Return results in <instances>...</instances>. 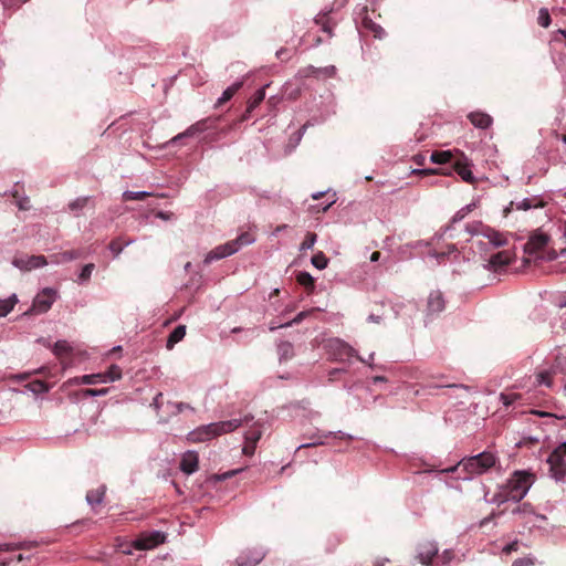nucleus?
<instances>
[{
    "label": "nucleus",
    "mask_w": 566,
    "mask_h": 566,
    "mask_svg": "<svg viewBox=\"0 0 566 566\" xmlns=\"http://www.w3.org/2000/svg\"><path fill=\"white\" fill-rule=\"evenodd\" d=\"M253 416L245 415L240 419H231L227 421L213 422L206 426L198 427L188 433L187 439L192 443L209 441L216 437L234 431L243 423H249Z\"/></svg>",
    "instance_id": "nucleus-1"
},
{
    "label": "nucleus",
    "mask_w": 566,
    "mask_h": 566,
    "mask_svg": "<svg viewBox=\"0 0 566 566\" xmlns=\"http://www.w3.org/2000/svg\"><path fill=\"white\" fill-rule=\"evenodd\" d=\"M532 483V474L525 471H515L507 480L506 484L501 488L497 494H495L494 501L499 504L506 501H514L517 503L526 495Z\"/></svg>",
    "instance_id": "nucleus-2"
},
{
    "label": "nucleus",
    "mask_w": 566,
    "mask_h": 566,
    "mask_svg": "<svg viewBox=\"0 0 566 566\" xmlns=\"http://www.w3.org/2000/svg\"><path fill=\"white\" fill-rule=\"evenodd\" d=\"M496 457L489 451L481 452L476 455L462 459L455 467L450 468L449 472H454L459 468H462L468 473V479L471 475H481L488 472L496 463Z\"/></svg>",
    "instance_id": "nucleus-3"
},
{
    "label": "nucleus",
    "mask_w": 566,
    "mask_h": 566,
    "mask_svg": "<svg viewBox=\"0 0 566 566\" xmlns=\"http://www.w3.org/2000/svg\"><path fill=\"white\" fill-rule=\"evenodd\" d=\"M254 241V237L249 232H243L237 239L224 244L218 245L211 250L205 258V263L209 264L214 260H220L234 254L242 245H248Z\"/></svg>",
    "instance_id": "nucleus-4"
},
{
    "label": "nucleus",
    "mask_w": 566,
    "mask_h": 566,
    "mask_svg": "<svg viewBox=\"0 0 566 566\" xmlns=\"http://www.w3.org/2000/svg\"><path fill=\"white\" fill-rule=\"evenodd\" d=\"M548 472L555 481H563L566 475V442L560 443L547 458Z\"/></svg>",
    "instance_id": "nucleus-5"
},
{
    "label": "nucleus",
    "mask_w": 566,
    "mask_h": 566,
    "mask_svg": "<svg viewBox=\"0 0 566 566\" xmlns=\"http://www.w3.org/2000/svg\"><path fill=\"white\" fill-rule=\"evenodd\" d=\"M331 354L336 360H346L352 357H357L358 360L365 361V359L357 355V352L349 346L347 343L340 339H334L329 343Z\"/></svg>",
    "instance_id": "nucleus-6"
},
{
    "label": "nucleus",
    "mask_w": 566,
    "mask_h": 566,
    "mask_svg": "<svg viewBox=\"0 0 566 566\" xmlns=\"http://www.w3.org/2000/svg\"><path fill=\"white\" fill-rule=\"evenodd\" d=\"M437 557L438 547L434 543L426 541L418 544L415 559H417L420 564L426 566L432 565Z\"/></svg>",
    "instance_id": "nucleus-7"
},
{
    "label": "nucleus",
    "mask_w": 566,
    "mask_h": 566,
    "mask_svg": "<svg viewBox=\"0 0 566 566\" xmlns=\"http://www.w3.org/2000/svg\"><path fill=\"white\" fill-rule=\"evenodd\" d=\"M166 539L164 533L155 531L148 534H142L134 541V547L139 551H146L157 547Z\"/></svg>",
    "instance_id": "nucleus-8"
},
{
    "label": "nucleus",
    "mask_w": 566,
    "mask_h": 566,
    "mask_svg": "<svg viewBox=\"0 0 566 566\" xmlns=\"http://www.w3.org/2000/svg\"><path fill=\"white\" fill-rule=\"evenodd\" d=\"M336 74V67L334 65H328L324 67H315L313 65H307L298 70L297 76L300 78H308V77H333Z\"/></svg>",
    "instance_id": "nucleus-9"
},
{
    "label": "nucleus",
    "mask_w": 566,
    "mask_h": 566,
    "mask_svg": "<svg viewBox=\"0 0 566 566\" xmlns=\"http://www.w3.org/2000/svg\"><path fill=\"white\" fill-rule=\"evenodd\" d=\"M56 292L52 289H44L39 293L33 301V308L38 313H45L50 310L53 302L55 301Z\"/></svg>",
    "instance_id": "nucleus-10"
},
{
    "label": "nucleus",
    "mask_w": 566,
    "mask_h": 566,
    "mask_svg": "<svg viewBox=\"0 0 566 566\" xmlns=\"http://www.w3.org/2000/svg\"><path fill=\"white\" fill-rule=\"evenodd\" d=\"M14 266L22 271H31L48 264V260L44 255H30L25 258H15L13 260Z\"/></svg>",
    "instance_id": "nucleus-11"
},
{
    "label": "nucleus",
    "mask_w": 566,
    "mask_h": 566,
    "mask_svg": "<svg viewBox=\"0 0 566 566\" xmlns=\"http://www.w3.org/2000/svg\"><path fill=\"white\" fill-rule=\"evenodd\" d=\"M512 254L510 251H500L493 255H491L489 260V266L490 269L494 271H499L507 266L512 262Z\"/></svg>",
    "instance_id": "nucleus-12"
},
{
    "label": "nucleus",
    "mask_w": 566,
    "mask_h": 566,
    "mask_svg": "<svg viewBox=\"0 0 566 566\" xmlns=\"http://www.w3.org/2000/svg\"><path fill=\"white\" fill-rule=\"evenodd\" d=\"M444 310V298L440 291H432L427 300L428 314H437Z\"/></svg>",
    "instance_id": "nucleus-13"
},
{
    "label": "nucleus",
    "mask_w": 566,
    "mask_h": 566,
    "mask_svg": "<svg viewBox=\"0 0 566 566\" xmlns=\"http://www.w3.org/2000/svg\"><path fill=\"white\" fill-rule=\"evenodd\" d=\"M199 458L195 451H188L180 461V469L187 474H191L198 470Z\"/></svg>",
    "instance_id": "nucleus-14"
},
{
    "label": "nucleus",
    "mask_w": 566,
    "mask_h": 566,
    "mask_svg": "<svg viewBox=\"0 0 566 566\" xmlns=\"http://www.w3.org/2000/svg\"><path fill=\"white\" fill-rule=\"evenodd\" d=\"M468 118L473 126L481 129L489 128L493 123V118L489 114L480 111L471 112Z\"/></svg>",
    "instance_id": "nucleus-15"
},
{
    "label": "nucleus",
    "mask_w": 566,
    "mask_h": 566,
    "mask_svg": "<svg viewBox=\"0 0 566 566\" xmlns=\"http://www.w3.org/2000/svg\"><path fill=\"white\" fill-rule=\"evenodd\" d=\"M514 205L516 206V209H518V210H528V209H532V208L543 207L544 202H543L542 199H539L537 197L525 198V199H523L522 201H518V202H513L512 201L510 203V206L504 209V216L509 214V212L512 210V207Z\"/></svg>",
    "instance_id": "nucleus-16"
},
{
    "label": "nucleus",
    "mask_w": 566,
    "mask_h": 566,
    "mask_svg": "<svg viewBox=\"0 0 566 566\" xmlns=\"http://www.w3.org/2000/svg\"><path fill=\"white\" fill-rule=\"evenodd\" d=\"M210 122V118L201 119L191 126H189L184 133L178 134L171 139V143H175L184 137H190L198 133L205 132L209 128L208 123Z\"/></svg>",
    "instance_id": "nucleus-17"
},
{
    "label": "nucleus",
    "mask_w": 566,
    "mask_h": 566,
    "mask_svg": "<svg viewBox=\"0 0 566 566\" xmlns=\"http://www.w3.org/2000/svg\"><path fill=\"white\" fill-rule=\"evenodd\" d=\"M453 170L462 178L463 181L473 184L474 177L473 174L468 165V163L462 160H457L453 164Z\"/></svg>",
    "instance_id": "nucleus-18"
},
{
    "label": "nucleus",
    "mask_w": 566,
    "mask_h": 566,
    "mask_svg": "<svg viewBox=\"0 0 566 566\" xmlns=\"http://www.w3.org/2000/svg\"><path fill=\"white\" fill-rule=\"evenodd\" d=\"M82 255H83V253L80 250L64 251V252L55 253V254L51 255V262L56 263V264L66 263L72 260L78 259Z\"/></svg>",
    "instance_id": "nucleus-19"
},
{
    "label": "nucleus",
    "mask_w": 566,
    "mask_h": 566,
    "mask_svg": "<svg viewBox=\"0 0 566 566\" xmlns=\"http://www.w3.org/2000/svg\"><path fill=\"white\" fill-rule=\"evenodd\" d=\"M186 335V325H178L168 336L166 347L172 349L174 346L184 339Z\"/></svg>",
    "instance_id": "nucleus-20"
},
{
    "label": "nucleus",
    "mask_w": 566,
    "mask_h": 566,
    "mask_svg": "<svg viewBox=\"0 0 566 566\" xmlns=\"http://www.w3.org/2000/svg\"><path fill=\"white\" fill-rule=\"evenodd\" d=\"M315 23L322 28V30L328 35L333 34V28L335 23L332 21L329 13H319L315 18Z\"/></svg>",
    "instance_id": "nucleus-21"
},
{
    "label": "nucleus",
    "mask_w": 566,
    "mask_h": 566,
    "mask_svg": "<svg viewBox=\"0 0 566 566\" xmlns=\"http://www.w3.org/2000/svg\"><path fill=\"white\" fill-rule=\"evenodd\" d=\"M105 492H106L105 485H101L99 488H97L95 490H90L86 493L87 503L92 506H94L96 504H101L104 500Z\"/></svg>",
    "instance_id": "nucleus-22"
},
{
    "label": "nucleus",
    "mask_w": 566,
    "mask_h": 566,
    "mask_svg": "<svg viewBox=\"0 0 566 566\" xmlns=\"http://www.w3.org/2000/svg\"><path fill=\"white\" fill-rule=\"evenodd\" d=\"M264 555L262 553H256L254 556L249 557L248 554H242L234 560V566H255L262 559Z\"/></svg>",
    "instance_id": "nucleus-23"
},
{
    "label": "nucleus",
    "mask_w": 566,
    "mask_h": 566,
    "mask_svg": "<svg viewBox=\"0 0 566 566\" xmlns=\"http://www.w3.org/2000/svg\"><path fill=\"white\" fill-rule=\"evenodd\" d=\"M549 241V237L545 233H535L530 238L527 245L531 247L532 250L538 251L544 249Z\"/></svg>",
    "instance_id": "nucleus-24"
},
{
    "label": "nucleus",
    "mask_w": 566,
    "mask_h": 566,
    "mask_svg": "<svg viewBox=\"0 0 566 566\" xmlns=\"http://www.w3.org/2000/svg\"><path fill=\"white\" fill-rule=\"evenodd\" d=\"M243 82H235L230 85L221 95V97L217 101L216 107L222 106L224 103L230 101L233 95L242 87Z\"/></svg>",
    "instance_id": "nucleus-25"
},
{
    "label": "nucleus",
    "mask_w": 566,
    "mask_h": 566,
    "mask_svg": "<svg viewBox=\"0 0 566 566\" xmlns=\"http://www.w3.org/2000/svg\"><path fill=\"white\" fill-rule=\"evenodd\" d=\"M280 361H287L294 357V348L290 342H281L277 346Z\"/></svg>",
    "instance_id": "nucleus-26"
},
{
    "label": "nucleus",
    "mask_w": 566,
    "mask_h": 566,
    "mask_svg": "<svg viewBox=\"0 0 566 566\" xmlns=\"http://www.w3.org/2000/svg\"><path fill=\"white\" fill-rule=\"evenodd\" d=\"M296 281L300 285L304 286L308 293L315 289V281L308 272H300L296 275Z\"/></svg>",
    "instance_id": "nucleus-27"
},
{
    "label": "nucleus",
    "mask_w": 566,
    "mask_h": 566,
    "mask_svg": "<svg viewBox=\"0 0 566 566\" xmlns=\"http://www.w3.org/2000/svg\"><path fill=\"white\" fill-rule=\"evenodd\" d=\"M453 155L450 150H436L431 154L430 159L433 164L444 165L451 161Z\"/></svg>",
    "instance_id": "nucleus-28"
},
{
    "label": "nucleus",
    "mask_w": 566,
    "mask_h": 566,
    "mask_svg": "<svg viewBox=\"0 0 566 566\" xmlns=\"http://www.w3.org/2000/svg\"><path fill=\"white\" fill-rule=\"evenodd\" d=\"M363 27L374 33L375 38H381L384 34V29L375 23L369 17L365 15L363 18Z\"/></svg>",
    "instance_id": "nucleus-29"
},
{
    "label": "nucleus",
    "mask_w": 566,
    "mask_h": 566,
    "mask_svg": "<svg viewBox=\"0 0 566 566\" xmlns=\"http://www.w3.org/2000/svg\"><path fill=\"white\" fill-rule=\"evenodd\" d=\"M265 98V88L258 90L254 95L248 102L247 112H252L255 107H258L263 99Z\"/></svg>",
    "instance_id": "nucleus-30"
},
{
    "label": "nucleus",
    "mask_w": 566,
    "mask_h": 566,
    "mask_svg": "<svg viewBox=\"0 0 566 566\" xmlns=\"http://www.w3.org/2000/svg\"><path fill=\"white\" fill-rule=\"evenodd\" d=\"M18 298L15 295H12L8 298L0 300V316L8 315L17 304Z\"/></svg>",
    "instance_id": "nucleus-31"
},
{
    "label": "nucleus",
    "mask_w": 566,
    "mask_h": 566,
    "mask_svg": "<svg viewBox=\"0 0 566 566\" xmlns=\"http://www.w3.org/2000/svg\"><path fill=\"white\" fill-rule=\"evenodd\" d=\"M105 381V375L104 374H92V375H84L80 378H76L77 384H86V385H93L97 382H104Z\"/></svg>",
    "instance_id": "nucleus-32"
},
{
    "label": "nucleus",
    "mask_w": 566,
    "mask_h": 566,
    "mask_svg": "<svg viewBox=\"0 0 566 566\" xmlns=\"http://www.w3.org/2000/svg\"><path fill=\"white\" fill-rule=\"evenodd\" d=\"M71 350H72V348L66 340L56 342L54 345V349H53L54 354L59 358L70 355Z\"/></svg>",
    "instance_id": "nucleus-33"
},
{
    "label": "nucleus",
    "mask_w": 566,
    "mask_h": 566,
    "mask_svg": "<svg viewBox=\"0 0 566 566\" xmlns=\"http://www.w3.org/2000/svg\"><path fill=\"white\" fill-rule=\"evenodd\" d=\"M128 244H130V241H123L122 238H116L109 242L108 248L112 251V253L114 254V256L116 258L120 254L124 247H126Z\"/></svg>",
    "instance_id": "nucleus-34"
},
{
    "label": "nucleus",
    "mask_w": 566,
    "mask_h": 566,
    "mask_svg": "<svg viewBox=\"0 0 566 566\" xmlns=\"http://www.w3.org/2000/svg\"><path fill=\"white\" fill-rule=\"evenodd\" d=\"M553 375H554V371H551V370L539 371L536 375V384L551 387L553 385Z\"/></svg>",
    "instance_id": "nucleus-35"
},
{
    "label": "nucleus",
    "mask_w": 566,
    "mask_h": 566,
    "mask_svg": "<svg viewBox=\"0 0 566 566\" xmlns=\"http://www.w3.org/2000/svg\"><path fill=\"white\" fill-rule=\"evenodd\" d=\"M153 196V193L150 192H146V191H125L123 193V199L124 201H130V200H144L148 197Z\"/></svg>",
    "instance_id": "nucleus-36"
},
{
    "label": "nucleus",
    "mask_w": 566,
    "mask_h": 566,
    "mask_svg": "<svg viewBox=\"0 0 566 566\" xmlns=\"http://www.w3.org/2000/svg\"><path fill=\"white\" fill-rule=\"evenodd\" d=\"M311 261L312 264L318 270H324L328 264V259L322 251L314 254Z\"/></svg>",
    "instance_id": "nucleus-37"
},
{
    "label": "nucleus",
    "mask_w": 566,
    "mask_h": 566,
    "mask_svg": "<svg viewBox=\"0 0 566 566\" xmlns=\"http://www.w3.org/2000/svg\"><path fill=\"white\" fill-rule=\"evenodd\" d=\"M261 436L262 431L260 430V428L258 426H253L245 432L244 438L247 441H250L251 443H258V441L261 439Z\"/></svg>",
    "instance_id": "nucleus-38"
},
{
    "label": "nucleus",
    "mask_w": 566,
    "mask_h": 566,
    "mask_svg": "<svg viewBox=\"0 0 566 566\" xmlns=\"http://www.w3.org/2000/svg\"><path fill=\"white\" fill-rule=\"evenodd\" d=\"M35 544L33 543H19V544H4L0 546V552H10L15 549H29L33 547Z\"/></svg>",
    "instance_id": "nucleus-39"
},
{
    "label": "nucleus",
    "mask_w": 566,
    "mask_h": 566,
    "mask_svg": "<svg viewBox=\"0 0 566 566\" xmlns=\"http://www.w3.org/2000/svg\"><path fill=\"white\" fill-rule=\"evenodd\" d=\"M488 239L490 241V243H492L494 247H502L506 243V239L499 232L496 231H491L489 234H488Z\"/></svg>",
    "instance_id": "nucleus-40"
},
{
    "label": "nucleus",
    "mask_w": 566,
    "mask_h": 566,
    "mask_svg": "<svg viewBox=\"0 0 566 566\" xmlns=\"http://www.w3.org/2000/svg\"><path fill=\"white\" fill-rule=\"evenodd\" d=\"M522 398L521 394L517 392H503L501 394V400L505 406H511L515 401L520 400Z\"/></svg>",
    "instance_id": "nucleus-41"
},
{
    "label": "nucleus",
    "mask_w": 566,
    "mask_h": 566,
    "mask_svg": "<svg viewBox=\"0 0 566 566\" xmlns=\"http://www.w3.org/2000/svg\"><path fill=\"white\" fill-rule=\"evenodd\" d=\"M105 375V380L108 379V380H117V379H120L122 377V369L116 366V365H112L108 370L106 373H104Z\"/></svg>",
    "instance_id": "nucleus-42"
},
{
    "label": "nucleus",
    "mask_w": 566,
    "mask_h": 566,
    "mask_svg": "<svg viewBox=\"0 0 566 566\" xmlns=\"http://www.w3.org/2000/svg\"><path fill=\"white\" fill-rule=\"evenodd\" d=\"M316 239H317V235L316 233L314 232H307L305 238H304V241L302 242L301 244V250H307V249H312L313 245L315 244L316 242Z\"/></svg>",
    "instance_id": "nucleus-43"
},
{
    "label": "nucleus",
    "mask_w": 566,
    "mask_h": 566,
    "mask_svg": "<svg viewBox=\"0 0 566 566\" xmlns=\"http://www.w3.org/2000/svg\"><path fill=\"white\" fill-rule=\"evenodd\" d=\"M88 199H90L88 197L77 198L74 201L70 202L69 209L71 211L81 210V209H83L87 205Z\"/></svg>",
    "instance_id": "nucleus-44"
},
{
    "label": "nucleus",
    "mask_w": 566,
    "mask_h": 566,
    "mask_svg": "<svg viewBox=\"0 0 566 566\" xmlns=\"http://www.w3.org/2000/svg\"><path fill=\"white\" fill-rule=\"evenodd\" d=\"M94 269H95V265L93 263L85 264L80 273V276H78L80 281L85 282V281L90 280Z\"/></svg>",
    "instance_id": "nucleus-45"
},
{
    "label": "nucleus",
    "mask_w": 566,
    "mask_h": 566,
    "mask_svg": "<svg viewBox=\"0 0 566 566\" xmlns=\"http://www.w3.org/2000/svg\"><path fill=\"white\" fill-rule=\"evenodd\" d=\"M29 386H30V389L35 394L45 392L49 390L48 385L42 380L32 381V382H30Z\"/></svg>",
    "instance_id": "nucleus-46"
},
{
    "label": "nucleus",
    "mask_w": 566,
    "mask_h": 566,
    "mask_svg": "<svg viewBox=\"0 0 566 566\" xmlns=\"http://www.w3.org/2000/svg\"><path fill=\"white\" fill-rule=\"evenodd\" d=\"M551 23V17L547 9H541L538 13V24L543 28H547Z\"/></svg>",
    "instance_id": "nucleus-47"
},
{
    "label": "nucleus",
    "mask_w": 566,
    "mask_h": 566,
    "mask_svg": "<svg viewBox=\"0 0 566 566\" xmlns=\"http://www.w3.org/2000/svg\"><path fill=\"white\" fill-rule=\"evenodd\" d=\"M168 407H171V410L169 411L171 415H178L182 412L185 409H192L189 405L184 402H177V403H170L168 402Z\"/></svg>",
    "instance_id": "nucleus-48"
},
{
    "label": "nucleus",
    "mask_w": 566,
    "mask_h": 566,
    "mask_svg": "<svg viewBox=\"0 0 566 566\" xmlns=\"http://www.w3.org/2000/svg\"><path fill=\"white\" fill-rule=\"evenodd\" d=\"M415 174H419V175H444V176H448L450 175L451 172L448 171L447 169H422V170H415L413 171Z\"/></svg>",
    "instance_id": "nucleus-49"
},
{
    "label": "nucleus",
    "mask_w": 566,
    "mask_h": 566,
    "mask_svg": "<svg viewBox=\"0 0 566 566\" xmlns=\"http://www.w3.org/2000/svg\"><path fill=\"white\" fill-rule=\"evenodd\" d=\"M535 564V559L532 557H522L517 558L512 563V566H533Z\"/></svg>",
    "instance_id": "nucleus-50"
},
{
    "label": "nucleus",
    "mask_w": 566,
    "mask_h": 566,
    "mask_svg": "<svg viewBox=\"0 0 566 566\" xmlns=\"http://www.w3.org/2000/svg\"><path fill=\"white\" fill-rule=\"evenodd\" d=\"M108 391L107 388H103V389H85L83 391L84 396L85 397H94V396H104L106 395Z\"/></svg>",
    "instance_id": "nucleus-51"
},
{
    "label": "nucleus",
    "mask_w": 566,
    "mask_h": 566,
    "mask_svg": "<svg viewBox=\"0 0 566 566\" xmlns=\"http://www.w3.org/2000/svg\"><path fill=\"white\" fill-rule=\"evenodd\" d=\"M310 313L311 312H308V311H303V312L298 313L291 322H287L286 325L292 326L293 324L301 323L305 317L308 316Z\"/></svg>",
    "instance_id": "nucleus-52"
},
{
    "label": "nucleus",
    "mask_w": 566,
    "mask_h": 566,
    "mask_svg": "<svg viewBox=\"0 0 566 566\" xmlns=\"http://www.w3.org/2000/svg\"><path fill=\"white\" fill-rule=\"evenodd\" d=\"M256 443H251L250 441L245 440V444L242 449L243 454L245 455H253L255 451Z\"/></svg>",
    "instance_id": "nucleus-53"
},
{
    "label": "nucleus",
    "mask_w": 566,
    "mask_h": 566,
    "mask_svg": "<svg viewBox=\"0 0 566 566\" xmlns=\"http://www.w3.org/2000/svg\"><path fill=\"white\" fill-rule=\"evenodd\" d=\"M468 211H470V207L468 206L467 208H463L461 210H459L452 218V223H455L460 220H462L465 214L468 213Z\"/></svg>",
    "instance_id": "nucleus-54"
},
{
    "label": "nucleus",
    "mask_w": 566,
    "mask_h": 566,
    "mask_svg": "<svg viewBox=\"0 0 566 566\" xmlns=\"http://www.w3.org/2000/svg\"><path fill=\"white\" fill-rule=\"evenodd\" d=\"M453 251H455L454 245H450L448 252H436V251H433V252L430 253V255L436 258V259H438V260H440V259H444L448 254H450Z\"/></svg>",
    "instance_id": "nucleus-55"
},
{
    "label": "nucleus",
    "mask_w": 566,
    "mask_h": 566,
    "mask_svg": "<svg viewBox=\"0 0 566 566\" xmlns=\"http://www.w3.org/2000/svg\"><path fill=\"white\" fill-rule=\"evenodd\" d=\"M518 549V542L517 541H514L510 544H507L504 548H503V553L505 554H511L512 552H516Z\"/></svg>",
    "instance_id": "nucleus-56"
},
{
    "label": "nucleus",
    "mask_w": 566,
    "mask_h": 566,
    "mask_svg": "<svg viewBox=\"0 0 566 566\" xmlns=\"http://www.w3.org/2000/svg\"><path fill=\"white\" fill-rule=\"evenodd\" d=\"M156 409H160L164 405L163 402V394L159 392L155 398H154V401L151 403Z\"/></svg>",
    "instance_id": "nucleus-57"
},
{
    "label": "nucleus",
    "mask_w": 566,
    "mask_h": 566,
    "mask_svg": "<svg viewBox=\"0 0 566 566\" xmlns=\"http://www.w3.org/2000/svg\"><path fill=\"white\" fill-rule=\"evenodd\" d=\"M156 217L163 220H170L174 217L172 212L158 211Z\"/></svg>",
    "instance_id": "nucleus-58"
},
{
    "label": "nucleus",
    "mask_w": 566,
    "mask_h": 566,
    "mask_svg": "<svg viewBox=\"0 0 566 566\" xmlns=\"http://www.w3.org/2000/svg\"><path fill=\"white\" fill-rule=\"evenodd\" d=\"M286 55H287V50H286V49H284V48L280 49V50L276 52V57H277V59H281V60H287V59H290V57H289V56H286Z\"/></svg>",
    "instance_id": "nucleus-59"
},
{
    "label": "nucleus",
    "mask_w": 566,
    "mask_h": 566,
    "mask_svg": "<svg viewBox=\"0 0 566 566\" xmlns=\"http://www.w3.org/2000/svg\"><path fill=\"white\" fill-rule=\"evenodd\" d=\"M18 206L21 210H27L29 209V199L28 198H24L22 200H19L18 201Z\"/></svg>",
    "instance_id": "nucleus-60"
},
{
    "label": "nucleus",
    "mask_w": 566,
    "mask_h": 566,
    "mask_svg": "<svg viewBox=\"0 0 566 566\" xmlns=\"http://www.w3.org/2000/svg\"><path fill=\"white\" fill-rule=\"evenodd\" d=\"M241 471H242V469H238V470L229 471V472H227V473H224V474L222 475V479L231 478V476L235 475L237 473H239V472H241Z\"/></svg>",
    "instance_id": "nucleus-61"
},
{
    "label": "nucleus",
    "mask_w": 566,
    "mask_h": 566,
    "mask_svg": "<svg viewBox=\"0 0 566 566\" xmlns=\"http://www.w3.org/2000/svg\"><path fill=\"white\" fill-rule=\"evenodd\" d=\"M495 517V513H491L488 517L483 518L481 521V526L486 525L490 521H492Z\"/></svg>",
    "instance_id": "nucleus-62"
},
{
    "label": "nucleus",
    "mask_w": 566,
    "mask_h": 566,
    "mask_svg": "<svg viewBox=\"0 0 566 566\" xmlns=\"http://www.w3.org/2000/svg\"><path fill=\"white\" fill-rule=\"evenodd\" d=\"M340 371H342V370H340V369H337V368H336V369L331 370V371H329V379H328V380H329V381H334L335 376H336L338 373H340Z\"/></svg>",
    "instance_id": "nucleus-63"
},
{
    "label": "nucleus",
    "mask_w": 566,
    "mask_h": 566,
    "mask_svg": "<svg viewBox=\"0 0 566 566\" xmlns=\"http://www.w3.org/2000/svg\"><path fill=\"white\" fill-rule=\"evenodd\" d=\"M379 258H380V252H379V251H375V252H373V253H371V255H370V261H371V262H376V261H378V260H379Z\"/></svg>",
    "instance_id": "nucleus-64"
}]
</instances>
